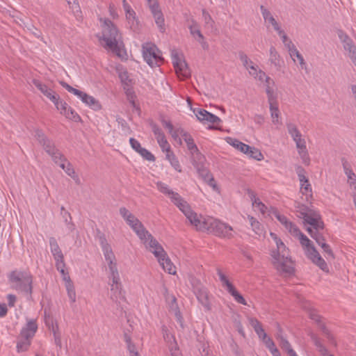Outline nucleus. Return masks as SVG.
Instances as JSON below:
<instances>
[{
    "mask_svg": "<svg viewBox=\"0 0 356 356\" xmlns=\"http://www.w3.org/2000/svg\"><path fill=\"white\" fill-rule=\"evenodd\" d=\"M250 197L252 208L255 211L259 212L264 217L274 216L291 235L298 238L307 258L323 272L329 273V266L325 259L321 256L312 242L300 231L296 225L275 208L266 207L253 192L250 193Z\"/></svg>",
    "mask_w": 356,
    "mask_h": 356,
    "instance_id": "obj_1",
    "label": "nucleus"
},
{
    "mask_svg": "<svg viewBox=\"0 0 356 356\" xmlns=\"http://www.w3.org/2000/svg\"><path fill=\"white\" fill-rule=\"evenodd\" d=\"M99 29L96 34L99 44L106 50L115 54L121 60H128L129 55L117 25L108 18H101Z\"/></svg>",
    "mask_w": 356,
    "mask_h": 356,
    "instance_id": "obj_2",
    "label": "nucleus"
},
{
    "mask_svg": "<svg viewBox=\"0 0 356 356\" xmlns=\"http://www.w3.org/2000/svg\"><path fill=\"white\" fill-rule=\"evenodd\" d=\"M178 209L185 216L190 225L196 230L207 232L208 229H211L209 226L211 225V221H213V218L211 216H204L196 213L186 201Z\"/></svg>",
    "mask_w": 356,
    "mask_h": 356,
    "instance_id": "obj_3",
    "label": "nucleus"
},
{
    "mask_svg": "<svg viewBox=\"0 0 356 356\" xmlns=\"http://www.w3.org/2000/svg\"><path fill=\"white\" fill-rule=\"evenodd\" d=\"M289 253V252L281 254L277 252H270V254L273 266L284 276H290L295 273V263Z\"/></svg>",
    "mask_w": 356,
    "mask_h": 356,
    "instance_id": "obj_4",
    "label": "nucleus"
},
{
    "mask_svg": "<svg viewBox=\"0 0 356 356\" xmlns=\"http://www.w3.org/2000/svg\"><path fill=\"white\" fill-rule=\"evenodd\" d=\"M266 92L269 104L271 122L276 128H278L282 126V122L281 119V113L279 109V90L276 84L271 87L268 86V88H266Z\"/></svg>",
    "mask_w": 356,
    "mask_h": 356,
    "instance_id": "obj_5",
    "label": "nucleus"
},
{
    "mask_svg": "<svg viewBox=\"0 0 356 356\" xmlns=\"http://www.w3.org/2000/svg\"><path fill=\"white\" fill-rule=\"evenodd\" d=\"M60 83L70 93L76 96L86 106L95 111H99L102 109V104L98 99L83 90L73 88L66 82L61 81Z\"/></svg>",
    "mask_w": 356,
    "mask_h": 356,
    "instance_id": "obj_6",
    "label": "nucleus"
},
{
    "mask_svg": "<svg viewBox=\"0 0 356 356\" xmlns=\"http://www.w3.org/2000/svg\"><path fill=\"white\" fill-rule=\"evenodd\" d=\"M287 129L290 136L296 143L298 153L302 163L307 166L309 165L311 163V159L307 149L305 139L302 138V135L296 126L291 124H288Z\"/></svg>",
    "mask_w": 356,
    "mask_h": 356,
    "instance_id": "obj_7",
    "label": "nucleus"
},
{
    "mask_svg": "<svg viewBox=\"0 0 356 356\" xmlns=\"http://www.w3.org/2000/svg\"><path fill=\"white\" fill-rule=\"evenodd\" d=\"M142 56L146 63L151 67L160 66L163 63L162 52L152 42L143 44Z\"/></svg>",
    "mask_w": 356,
    "mask_h": 356,
    "instance_id": "obj_8",
    "label": "nucleus"
},
{
    "mask_svg": "<svg viewBox=\"0 0 356 356\" xmlns=\"http://www.w3.org/2000/svg\"><path fill=\"white\" fill-rule=\"evenodd\" d=\"M226 142L240 152L245 154L249 159L257 161H261L264 159V156L261 150L255 147L250 146L242 143L236 138L227 137Z\"/></svg>",
    "mask_w": 356,
    "mask_h": 356,
    "instance_id": "obj_9",
    "label": "nucleus"
},
{
    "mask_svg": "<svg viewBox=\"0 0 356 356\" xmlns=\"http://www.w3.org/2000/svg\"><path fill=\"white\" fill-rule=\"evenodd\" d=\"M120 214L140 241L149 234L142 222L125 207L120 209Z\"/></svg>",
    "mask_w": 356,
    "mask_h": 356,
    "instance_id": "obj_10",
    "label": "nucleus"
},
{
    "mask_svg": "<svg viewBox=\"0 0 356 356\" xmlns=\"http://www.w3.org/2000/svg\"><path fill=\"white\" fill-rule=\"evenodd\" d=\"M122 6L124 13L126 26L134 32H138L141 27L136 13L127 0H122Z\"/></svg>",
    "mask_w": 356,
    "mask_h": 356,
    "instance_id": "obj_11",
    "label": "nucleus"
},
{
    "mask_svg": "<svg viewBox=\"0 0 356 356\" xmlns=\"http://www.w3.org/2000/svg\"><path fill=\"white\" fill-rule=\"evenodd\" d=\"M171 58L177 76L180 79L188 78L191 72L183 54L174 50L171 53Z\"/></svg>",
    "mask_w": 356,
    "mask_h": 356,
    "instance_id": "obj_12",
    "label": "nucleus"
},
{
    "mask_svg": "<svg viewBox=\"0 0 356 356\" xmlns=\"http://www.w3.org/2000/svg\"><path fill=\"white\" fill-rule=\"evenodd\" d=\"M300 213L302 215L304 221L313 227L316 231L324 228V222L319 211L313 209H300Z\"/></svg>",
    "mask_w": 356,
    "mask_h": 356,
    "instance_id": "obj_13",
    "label": "nucleus"
},
{
    "mask_svg": "<svg viewBox=\"0 0 356 356\" xmlns=\"http://www.w3.org/2000/svg\"><path fill=\"white\" fill-rule=\"evenodd\" d=\"M191 109L193 111L197 120L204 124H208L210 129L216 128V127L221 123V120L220 118L203 108H191Z\"/></svg>",
    "mask_w": 356,
    "mask_h": 356,
    "instance_id": "obj_14",
    "label": "nucleus"
},
{
    "mask_svg": "<svg viewBox=\"0 0 356 356\" xmlns=\"http://www.w3.org/2000/svg\"><path fill=\"white\" fill-rule=\"evenodd\" d=\"M147 250L151 252L158 261L167 254L163 246L154 238L151 234L141 240Z\"/></svg>",
    "mask_w": 356,
    "mask_h": 356,
    "instance_id": "obj_15",
    "label": "nucleus"
},
{
    "mask_svg": "<svg viewBox=\"0 0 356 356\" xmlns=\"http://www.w3.org/2000/svg\"><path fill=\"white\" fill-rule=\"evenodd\" d=\"M218 275L219 277L222 286L234 298V300L240 304L246 305L247 303L245 300L238 292L229 278L222 271H218Z\"/></svg>",
    "mask_w": 356,
    "mask_h": 356,
    "instance_id": "obj_16",
    "label": "nucleus"
},
{
    "mask_svg": "<svg viewBox=\"0 0 356 356\" xmlns=\"http://www.w3.org/2000/svg\"><path fill=\"white\" fill-rule=\"evenodd\" d=\"M245 69L248 70L249 74L253 76L255 79L265 83V88L271 87L275 85V82L273 79L266 75V74L260 70L259 67L250 60V63L247 65Z\"/></svg>",
    "mask_w": 356,
    "mask_h": 356,
    "instance_id": "obj_17",
    "label": "nucleus"
},
{
    "mask_svg": "<svg viewBox=\"0 0 356 356\" xmlns=\"http://www.w3.org/2000/svg\"><path fill=\"white\" fill-rule=\"evenodd\" d=\"M53 103L59 113L65 118L74 121H77L80 119L79 114L72 107L68 106L64 100L61 99L59 95Z\"/></svg>",
    "mask_w": 356,
    "mask_h": 356,
    "instance_id": "obj_18",
    "label": "nucleus"
},
{
    "mask_svg": "<svg viewBox=\"0 0 356 356\" xmlns=\"http://www.w3.org/2000/svg\"><path fill=\"white\" fill-rule=\"evenodd\" d=\"M261 10L262 16L264 19V22L267 25L268 28L273 29L275 31L279 36L281 38L282 42L286 41V35L284 33V31L281 29L278 22L273 17V15L270 13L269 10L265 8L264 6H261Z\"/></svg>",
    "mask_w": 356,
    "mask_h": 356,
    "instance_id": "obj_19",
    "label": "nucleus"
},
{
    "mask_svg": "<svg viewBox=\"0 0 356 356\" xmlns=\"http://www.w3.org/2000/svg\"><path fill=\"white\" fill-rule=\"evenodd\" d=\"M108 284L111 296L115 298L122 295L123 287L118 271L109 273Z\"/></svg>",
    "mask_w": 356,
    "mask_h": 356,
    "instance_id": "obj_20",
    "label": "nucleus"
},
{
    "mask_svg": "<svg viewBox=\"0 0 356 356\" xmlns=\"http://www.w3.org/2000/svg\"><path fill=\"white\" fill-rule=\"evenodd\" d=\"M209 227L211 229H208L207 232L223 237H229L232 235L233 230L230 226L213 218Z\"/></svg>",
    "mask_w": 356,
    "mask_h": 356,
    "instance_id": "obj_21",
    "label": "nucleus"
},
{
    "mask_svg": "<svg viewBox=\"0 0 356 356\" xmlns=\"http://www.w3.org/2000/svg\"><path fill=\"white\" fill-rule=\"evenodd\" d=\"M50 250L56 261V266L60 273H64L65 262L64 257L60 248L54 238L50 239Z\"/></svg>",
    "mask_w": 356,
    "mask_h": 356,
    "instance_id": "obj_22",
    "label": "nucleus"
},
{
    "mask_svg": "<svg viewBox=\"0 0 356 356\" xmlns=\"http://www.w3.org/2000/svg\"><path fill=\"white\" fill-rule=\"evenodd\" d=\"M156 187L161 193L167 195L173 202V204L177 207V208L180 207L181 205L186 201L181 197L179 194L172 191L170 187L165 183L161 181L157 182Z\"/></svg>",
    "mask_w": 356,
    "mask_h": 356,
    "instance_id": "obj_23",
    "label": "nucleus"
},
{
    "mask_svg": "<svg viewBox=\"0 0 356 356\" xmlns=\"http://www.w3.org/2000/svg\"><path fill=\"white\" fill-rule=\"evenodd\" d=\"M102 252L108 265L109 273L118 271L115 256L111 247L108 244L102 246Z\"/></svg>",
    "mask_w": 356,
    "mask_h": 356,
    "instance_id": "obj_24",
    "label": "nucleus"
},
{
    "mask_svg": "<svg viewBox=\"0 0 356 356\" xmlns=\"http://www.w3.org/2000/svg\"><path fill=\"white\" fill-rule=\"evenodd\" d=\"M9 279L15 287H19L22 284H27L30 287L32 282L30 275L17 271L12 272L9 275Z\"/></svg>",
    "mask_w": 356,
    "mask_h": 356,
    "instance_id": "obj_25",
    "label": "nucleus"
},
{
    "mask_svg": "<svg viewBox=\"0 0 356 356\" xmlns=\"http://www.w3.org/2000/svg\"><path fill=\"white\" fill-rule=\"evenodd\" d=\"M129 143L133 149H134L140 156L145 160L154 162L156 158L153 154H152L148 149L143 147L141 144L135 138H131L129 139Z\"/></svg>",
    "mask_w": 356,
    "mask_h": 356,
    "instance_id": "obj_26",
    "label": "nucleus"
},
{
    "mask_svg": "<svg viewBox=\"0 0 356 356\" xmlns=\"http://www.w3.org/2000/svg\"><path fill=\"white\" fill-rule=\"evenodd\" d=\"M287 47L291 58L296 65H299L302 68L305 67L304 58L298 49L295 47L292 42L286 37V41L283 42Z\"/></svg>",
    "mask_w": 356,
    "mask_h": 356,
    "instance_id": "obj_27",
    "label": "nucleus"
},
{
    "mask_svg": "<svg viewBox=\"0 0 356 356\" xmlns=\"http://www.w3.org/2000/svg\"><path fill=\"white\" fill-rule=\"evenodd\" d=\"M159 30L163 33L165 31V18L159 4L149 8Z\"/></svg>",
    "mask_w": 356,
    "mask_h": 356,
    "instance_id": "obj_28",
    "label": "nucleus"
},
{
    "mask_svg": "<svg viewBox=\"0 0 356 356\" xmlns=\"http://www.w3.org/2000/svg\"><path fill=\"white\" fill-rule=\"evenodd\" d=\"M38 330V325L35 320H29L26 324L22 328L19 335L22 337L33 339Z\"/></svg>",
    "mask_w": 356,
    "mask_h": 356,
    "instance_id": "obj_29",
    "label": "nucleus"
},
{
    "mask_svg": "<svg viewBox=\"0 0 356 356\" xmlns=\"http://www.w3.org/2000/svg\"><path fill=\"white\" fill-rule=\"evenodd\" d=\"M33 84L47 98H48L52 102L56 100V98H57L58 96V95L54 90L38 80H33Z\"/></svg>",
    "mask_w": 356,
    "mask_h": 356,
    "instance_id": "obj_30",
    "label": "nucleus"
},
{
    "mask_svg": "<svg viewBox=\"0 0 356 356\" xmlns=\"http://www.w3.org/2000/svg\"><path fill=\"white\" fill-rule=\"evenodd\" d=\"M153 132L154 134L155 135L157 143L163 153L166 152L168 150L172 149L170 145L168 142L165 136H164L163 133L161 131L160 129L154 127L153 128Z\"/></svg>",
    "mask_w": 356,
    "mask_h": 356,
    "instance_id": "obj_31",
    "label": "nucleus"
},
{
    "mask_svg": "<svg viewBox=\"0 0 356 356\" xmlns=\"http://www.w3.org/2000/svg\"><path fill=\"white\" fill-rule=\"evenodd\" d=\"M157 261L165 272L170 275H176L177 268L172 262L168 254H165L164 257H162Z\"/></svg>",
    "mask_w": 356,
    "mask_h": 356,
    "instance_id": "obj_32",
    "label": "nucleus"
},
{
    "mask_svg": "<svg viewBox=\"0 0 356 356\" xmlns=\"http://www.w3.org/2000/svg\"><path fill=\"white\" fill-rule=\"evenodd\" d=\"M184 140L186 143L188 149L191 151V153H195L197 152V147L193 142V139L192 137L185 132L184 130L179 131V136L176 140L178 141L179 143L181 144V140Z\"/></svg>",
    "mask_w": 356,
    "mask_h": 356,
    "instance_id": "obj_33",
    "label": "nucleus"
},
{
    "mask_svg": "<svg viewBox=\"0 0 356 356\" xmlns=\"http://www.w3.org/2000/svg\"><path fill=\"white\" fill-rule=\"evenodd\" d=\"M188 26L190 30V33L194 39L201 44H204V38L200 30L198 24L196 22L191 20L188 22Z\"/></svg>",
    "mask_w": 356,
    "mask_h": 356,
    "instance_id": "obj_34",
    "label": "nucleus"
},
{
    "mask_svg": "<svg viewBox=\"0 0 356 356\" xmlns=\"http://www.w3.org/2000/svg\"><path fill=\"white\" fill-rule=\"evenodd\" d=\"M60 168H61L76 184H79L81 183L78 173H76L72 165L67 160L63 161L62 163L60 164Z\"/></svg>",
    "mask_w": 356,
    "mask_h": 356,
    "instance_id": "obj_35",
    "label": "nucleus"
},
{
    "mask_svg": "<svg viewBox=\"0 0 356 356\" xmlns=\"http://www.w3.org/2000/svg\"><path fill=\"white\" fill-rule=\"evenodd\" d=\"M63 277V280L65 282V286L67 290V296L72 302H74L76 301V292L74 289V286L73 285L72 282L70 279L67 273L64 271V273H61Z\"/></svg>",
    "mask_w": 356,
    "mask_h": 356,
    "instance_id": "obj_36",
    "label": "nucleus"
},
{
    "mask_svg": "<svg viewBox=\"0 0 356 356\" xmlns=\"http://www.w3.org/2000/svg\"><path fill=\"white\" fill-rule=\"evenodd\" d=\"M270 236L276 245V248L272 250L270 252H277L278 254H281L289 252V248L285 245L283 241L278 237L276 234L270 232Z\"/></svg>",
    "mask_w": 356,
    "mask_h": 356,
    "instance_id": "obj_37",
    "label": "nucleus"
},
{
    "mask_svg": "<svg viewBox=\"0 0 356 356\" xmlns=\"http://www.w3.org/2000/svg\"><path fill=\"white\" fill-rule=\"evenodd\" d=\"M298 178L300 183V191L302 195L312 196V189L307 177L303 174H299Z\"/></svg>",
    "mask_w": 356,
    "mask_h": 356,
    "instance_id": "obj_38",
    "label": "nucleus"
},
{
    "mask_svg": "<svg viewBox=\"0 0 356 356\" xmlns=\"http://www.w3.org/2000/svg\"><path fill=\"white\" fill-rule=\"evenodd\" d=\"M248 219L252 231L256 234L261 236L264 234L263 225L255 218L248 216Z\"/></svg>",
    "mask_w": 356,
    "mask_h": 356,
    "instance_id": "obj_39",
    "label": "nucleus"
},
{
    "mask_svg": "<svg viewBox=\"0 0 356 356\" xmlns=\"http://www.w3.org/2000/svg\"><path fill=\"white\" fill-rule=\"evenodd\" d=\"M338 36L341 42H343V48L346 51H349L350 50L353 49V48L356 47L353 44L351 39L343 31H339L338 32Z\"/></svg>",
    "mask_w": 356,
    "mask_h": 356,
    "instance_id": "obj_40",
    "label": "nucleus"
},
{
    "mask_svg": "<svg viewBox=\"0 0 356 356\" xmlns=\"http://www.w3.org/2000/svg\"><path fill=\"white\" fill-rule=\"evenodd\" d=\"M309 335L313 343L316 346V349L322 356H333L328 353L327 349L325 348V346H323L318 338L314 334L311 333Z\"/></svg>",
    "mask_w": 356,
    "mask_h": 356,
    "instance_id": "obj_41",
    "label": "nucleus"
},
{
    "mask_svg": "<svg viewBox=\"0 0 356 356\" xmlns=\"http://www.w3.org/2000/svg\"><path fill=\"white\" fill-rule=\"evenodd\" d=\"M31 339L22 337L21 335L19 336L18 341L17 343V349L18 352H24L26 351L31 343Z\"/></svg>",
    "mask_w": 356,
    "mask_h": 356,
    "instance_id": "obj_42",
    "label": "nucleus"
},
{
    "mask_svg": "<svg viewBox=\"0 0 356 356\" xmlns=\"http://www.w3.org/2000/svg\"><path fill=\"white\" fill-rule=\"evenodd\" d=\"M252 326L253 327L254 331L259 336V339L262 340V341L269 338V337H268L264 330L263 329L261 323L259 322L257 320L252 321Z\"/></svg>",
    "mask_w": 356,
    "mask_h": 356,
    "instance_id": "obj_43",
    "label": "nucleus"
},
{
    "mask_svg": "<svg viewBox=\"0 0 356 356\" xmlns=\"http://www.w3.org/2000/svg\"><path fill=\"white\" fill-rule=\"evenodd\" d=\"M307 231L310 234V236L316 241L317 244L321 248H324L325 246H327V245H328L327 243H325V238H323V236L317 234L312 228H310V227L307 228Z\"/></svg>",
    "mask_w": 356,
    "mask_h": 356,
    "instance_id": "obj_44",
    "label": "nucleus"
},
{
    "mask_svg": "<svg viewBox=\"0 0 356 356\" xmlns=\"http://www.w3.org/2000/svg\"><path fill=\"white\" fill-rule=\"evenodd\" d=\"M307 231L310 234V236L316 241L317 244L321 248H324L325 246H327V245H328L327 243H325V238H323V236L317 234L312 228H310V227L307 228Z\"/></svg>",
    "mask_w": 356,
    "mask_h": 356,
    "instance_id": "obj_45",
    "label": "nucleus"
},
{
    "mask_svg": "<svg viewBox=\"0 0 356 356\" xmlns=\"http://www.w3.org/2000/svg\"><path fill=\"white\" fill-rule=\"evenodd\" d=\"M307 231L310 234V236L316 241L317 244L321 248H324L325 246H327V245H328L327 243H325V238H323V236L317 234L312 228H310V227L307 228Z\"/></svg>",
    "mask_w": 356,
    "mask_h": 356,
    "instance_id": "obj_46",
    "label": "nucleus"
},
{
    "mask_svg": "<svg viewBox=\"0 0 356 356\" xmlns=\"http://www.w3.org/2000/svg\"><path fill=\"white\" fill-rule=\"evenodd\" d=\"M263 342L273 356H281L278 349L275 346V344L270 337Z\"/></svg>",
    "mask_w": 356,
    "mask_h": 356,
    "instance_id": "obj_47",
    "label": "nucleus"
},
{
    "mask_svg": "<svg viewBox=\"0 0 356 356\" xmlns=\"http://www.w3.org/2000/svg\"><path fill=\"white\" fill-rule=\"evenodd\" d=\"M263 342L273 356H281L278 349L275 346V344L270 337Z\"/></svg>",
    "mask_w": 356,
    "mask_h": 356,
    "instance_id": "obj_48",
    "label": "nucleus"
},
{
    "mask_svg": "<svg viewBox=\"0 0 356 356\" xmlns=\"http://www.w3.org/2000/svg\"><path fill=\"white\" fill-rule=\"evenodd\" d=\"M125 342L127 346L130 356H139L138 350L135 345L132 343L131 338L128 336L125 337Z\"/></svg>",
    "mask_w": 356,
    "mask_h": 356,
    "instance_id": "obj_49",
    "label": "nucleus"
},
{
    "mask_svg": "<svg viewBox=\"0 0 356 356\" xmlns=\"http://www.w3.org/2000/svg\"><path fill=\"white\" fill-rule=\"evenodd\" d=\"M163 125L165 129H167L168 130V131L171 134L172 137L175 140H177L179 136V131H181V129L174 130L172 124L168 121H163Z\"/></svg>",
    "mask_w": 356,
    "mask_h": 356,
    "instance_id": "obj_50",
    "label": "nucleus"
},
{
    "mask_svg": "<svg viewBox=\"0 0 356 356\" xmlns=\"http://www.w3.org/2000/svg\"><path fill=\"white\" fill-rule=\"evenodd\" d=\"M108 12L110 17L113 19H117L120 17L118 9L113 3H110L108 4Z\"/></svg>",
    "mask_w": 356,
    "mask_h": 356,
    "instance_id": "obj_51",
    "label": "nucleus"
},
{
    "mask_svg": "<svg viewBox=\"0 0 356 356\" xmlns=\"http://www.w3.org/2000/svg\"><path fill=\"white\" fill-rule=\"evenodd\" d=\"M198 175L206 182L213 175L206 168L202 167L197 169Z\"/></svg>",
    "mask_w": 356,
    "mask_h": 356,
    "instance_id": "obj_52",
    "label": "nucleus"
},
{
    "mask_svg": "<svg viewBox=\"0 0 356 356\" xmlns=\"http://www.w3.org/2000/svg\"><path fill=\"white\" fill-rule=\"evenodd\" d=\"M119 77L121 81L126 85H129L131 83V79L129 78V74L127 70L123 69L118 70Z\"/></svg>",
    "mask_w": 356,
    "mask_h": 356,
    "instance_id": "obj_53",
    "label": "nucleus"
},
{
    "mask_svg": "<svg viewBox=\"0 0 356 356\" xmlns=\"http://www.w3.org/2000/svg\"><path fill=\"white\" fill-rule=\"evenodd\" d=\"M35 136L36 140L38 141V143L42 146H44L47 143H48V140L49 139L46 137V136L44 135V134L42 131L37 130L35 131Z\"/></svg>",
    "mask_w": 356,
    "mask_h": 356,
    "instance_id": "obj_54",
    "label": "nucleus"
},
{
    "mask_svg": "<svg viewBox=\"0 0 356 356\" xmlns=\"http://www.w3.org/2000/svg\"><path fill=\"white\" fill-rule=\"evenodd\" d=\"M50 155L51 156L52 159L55 163H56L59 167L60 164L62 163L63 161H67V159L58 150L51 154Z\"/></svg>",
    "mask_w": 356,
    "mask_h": 356,
    "instance_id": "obj_55",
    "label": "nucleus"
},
{
    "mask_svg": "<svg viewBox=\"0 0 356 356\" xmlns=\"http://www.w3.org/2000/svg\"><path fill=\"white\" fill-rule=\"evenodd\" d=\"M206 183L212 188L214 192L218 194L220 193V187L218 184L217 181L214 179L213 176L209 178V179L207 180Z\"/></svg>",
    "mask_w": 356,
    "mask_h": 356,
    "instance_id": "obj_56",
    "label": "nucleus"
},
{
    "mask_svg": "<svg viewBox=\"0 0 356 356\" xmlns=\"http://www.w3.org/2000/svg\"><path fill=\"white\" fill-rule=\"evenodd\" d=\"M197 299L207 309H209V303L207 294L205 292H201L197 296Z\"/></svg>",
    "mask_w": 356,
    "mask_h": 356,
    "instance_id": "obj_57",
    "label": "nucleus"
},
{
    "mask_svg": "<svg viewBox=\"0 0 356 356\" xmlns=\"http://www.w3.org/2000/svg\"><path fill=\"white\" fill-rule=\"evenodd\" d=\"M69 7L74 13L80 11V7L77 0H66Z\"/></svg>",
    "mask_w": 356,
    "mask_h": 356,
    "instance_id": "obj_58",
    "label": "nucleus"
},
{
    "mask_svg": "<svg viewBox=\"0 0 356 356\" xmlns=\"http://www.w3.org/2000/svg\"><path fill=\"white\" fill-rule=\"evenodd\" d=\"M280 347L282 348V350H284V351H286L288 355H289V351L290 350H293L291 348V345L289 343V341H286L284 339H281L280 343Z\"/></svg>",
    "mask_w": 356,
    "mask_h": 356,
    "instance_id": "obj_59",
    "label": "nucleus"
},
{
    "mask_svg": "<svg viewBox=\"0 0 356 356\" xmlns=\"http://www.w3.org/2000/svg\"><path fill=\"white\" fill-rule=\"evenodd\" d=\"M322 250H323V252L325 254V257H326L327 259H329L330 258L334 259V254L329 245H327V246H325V248H322Z\"/></svg>",
    "mask_w": 356,
    "mask_h": 356,
    "instance_id": "obj_60",
    "label": "nucleus"
},
{
    "mask_svg": "<svg viewBox=\"0 0 356 356\" xmlns=\"http://www.w3.org/2000/svg\"><path fill=\"white\" fill-rule=\"evenodd\" d=\"M42 147L49 154H51L56 151L54 145L49 140H48V143H47L46 145Z\"/></svg>",
    "mask_w": 356,
    "mask_h": 356,
    "instance_id": "obj_61",
    "label": "nucleus"
},
{
    "mask_svg": "<svg viewBox=\"0 0 356 356\" xmlns=\"http://www.w3.org/2000/svg\"><path fill=\"white\" fill-rule=\"evenodd\" d=\"M164 154L165 155L166 160H168L170 163L177 159L172 149L167 151Z\"/></svg>",
    "mask_w": 356,
    "mask_h": 356,
    "instance_id": "obj_62",
    "label": "nucleus"
},
{
    "mask_svg": "<svg viewBox=\"0 0 356 356\" xmlns=\"http://www.w3.org/2000/svg\"><path fill=\"white\" fill-rule=\"evenodd\" d=\"M164 154L165 155L166 160H168L170 163L177 159L172 149L167 151Z\"/></svg>",
    "mask_w": 356,
    "mask_h": 356,
    "instance_id": "obj_63",
    "label": "nucleus"
},
{
    "mask_svg": "<svg viewBox=\"0 0 356 356\" xmlns=\"http://www.w3.org/2000/svg\"><path fill=\"white\" fill-rule=\"evenodd\" d=\"M348 52L350 59L356 67V47L353 48V49H351Z\"/></svg>",
    "mask_w": 356,
    "mask_h": 356,
    "instance_id": "obj_64",
    "label": "nucleus"
}]
</instances>
